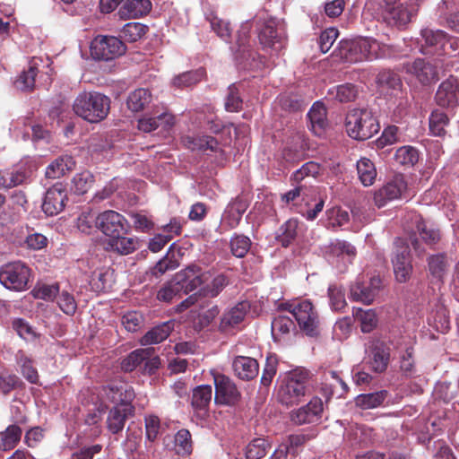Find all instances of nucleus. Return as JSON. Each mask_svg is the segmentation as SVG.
Here are the masks:
<instances>
[{"label":"nucleus","instance_id":"4468645a","mask_svg":"<svg viewBox=\"0 0 459 459\" xmlns=\"http://www.w3.org/2000/svg\"><path fill=\"white\" fill-rule=\"evenodd\" d=\"M258 39L264 49L280 51L285 46V36L273 19L265 21L258 31Z\"/></svg>","mask_w":459,"mask_h":459},{"label":"nucleus","instance_id":"5701e85b","mask_svg":"<svg viewBox=\"0 0 459 459\" xmlns=\"http://www.w3.org/2000/svg\"><path fill=\"white\" fill-rule=\"evenodd\" d=\"M212 398V389L211 385H199L193 390L191 405L198 416L204 417L207 415Z\"/></svg>","mask_w":459,"mask_h":459},{"label":"nucleus","instance_id":"a878e982","mask_svg":"<svg viewBox=\"0 0 459 459\" xmlns=\"http://www.w3.org/2000/svg\"><path fill=\"white\" fill-rule=\"evenodd\" d=\"M416 8L414 6H403V4L390 8L385 20L392 26H403L411 22V17L415 15Z\"/></svg>","mask_w":459,"mask_h":459},{"label":"nucleus","instance_id":"1a4fd4ad","mask_svg":"<svg viewBox=\"0 0 459 459\" xmlns=\"http://www.w3.org/2000/svg\"><path fill=\"white\" fill-rule=\"evenodd\" d=\"M307 377V372H301L299 377L297 374H293L279 388V401L287 406H292L301 402L307 393L306 380Z\"/></svg>","mask_w":459,"mask_h":459},{"label":"nucleus","instance_id":"423d86ee","mask_svg":"<svg viewBox=\"0 0 459 459\" xmlns=\"http://www.w3.org/2000/svg\"><path fill=\"white\" fill-rule=\"evenodd\" d=\"M450 63L445 59H435L434 63L418 58L409 65L407 71L415 75L422 84H429L439 79L440 73L449 71Z\"/></svg>","mask_w":459,"mask_h":459},{"label":"nucleus","instance_id":"58836bf2","mask_svg":"<svg viewBox=\"0 0 459 459\" xmlns=\"http://www.w3.org/2000/svg\"><path fill=\"white\" fill-rule=\"evenodd\" d=\"M416 231L422 241L429 247L438 243L441 238L439 230L431 225H428L421 218L416 221Z\"/></svg>","mask_w":459,"mask_h":459},{"label":"nucleus","instance_id":"f3484780","mask_svg":"<svg viewBox=\"0 0 459 459\" xmlns=\"http://www.w3.org/2000/svg\"><path fill=\"white\" fill-rule=\"evenodd\" d=\"M380 283L381 280L378 277L371 278L368 283L358 281L351 286V298L355 301L369 305L377 295Z\"/></svg>","mask_w":459,"mask_h":459},{"label":"nucleus","instance_id":"774afa93","mask_svg":"<svg viewBox=\"0 0 459 459\" xmlns=\"http://www.w3.org/2000/svg\"><path fill=\"white\" fill-rule=\"evenodd\" d=\"M242 99L239 96L238 89L235 84L230 85L228 88V93L226 96L225 108L230 112H236L242 108Z\"/></svg>","mask_w":459,"mask_h":459},{"label":"nucleus","instance_id":"9b49d317","mask_svg":"<svg viewBox=\"0 0 459 459\" xmlns=\"http://www.w3.org/2000/svg\"><path fill=\"white\" fill-rule=\"evenodd\" d=\"M212 377L215 385V403L235 405L240 400L241 394L233 380L221 373H212Z\"/></svg>","mask_w":459,"mask_h":459},{"label":"nucleus","instance_id":"49530a36","mask_svg":"<svg viewBox=\"0 0 459 459\" xmlns=\"http://www.w3.org/2000/svg\"><path fill=\"white\" fill-rule=\"evenodd\" d=\"M192 440L190 432L182 429L174 437V450L178 455H187L192 452Z\"/></svg>","mask_w":459,"mask_h":459},{"label":"nucleus","instance_id":"09e8293b","mask_svg":"<svg viewBox=\"0 0 459 459\" xmlns=\"http://www.w3.org/2000/svg\"><path fill=\"white\" fill-rule=\"evenodd\" d=\"M377 82L383 90L399 91L402 88L400 76L392 71H382L377 77Z\"/></svg>","mask_w":459,"mask_h":459},{"label":"nucleus","instance_id":"a18cd8bd","mask_svg":"<svg viewBox=\"0 0 459 459\" xmlns=\"http://www.w3.org/2000/svg\"><path fill=\"white\" fill-rule=\"evenodd\" d=\"M38 74V68L35 65H30L27 70L21 73L14 82L15 87L22 91H30L35 86V78Z\"/></svg>","mask_w":459,"mask_h":459},{"label":"nucleus","instance_id":"5fc2aeb1","mask_svg":"<svg viewBox=\"0 0 459 459\" xmlns=\"http://www.w3.org/2000/svg\"><path fill=\"white\" fill-rule=\"evenodd\" d=\"M326 254L333 256H340L347 255L348 256H354L356 254L355 247L350 243L344 240L336 239L332 241L329 246L326 247Z\"/></svg>","mask_w":459,"mask_h":459},{"label":"nucleus","instance_id":"b1692460","mask_svg":"<svg viewBox=\"0 0 459 459\" xmlns=\"http://www.w3.org/2000/svg\"><path fill=\"white\" fill-rule=\"evenodd\" d=\"M152 9L150 0H126L117 12L120 19H136L146 15Z\"/></svg>","mask_w":459,"mask_h":459},{"label":"nucleus","instance_id":"6ab92c4d","mask_svg":"<svg viewBox=\"0 0 459 459\" xmlns=\"http://www.w3.org/2000/svg\"><path fill=\"white\" fill-rule=\"evenodd\" d=\"M104 394L108 401L117 403L116 406L131 404L134 398V392L131 386L123 382H113L103 388Z\"/></svg>","mask_w":459,"mask_h":459},{"label":"nucleus","instance_id":"37998d69","mask_svg":"<svg viewBox=\"0 0 459 459\" xmlns=\"http://www.w3.org/2000/svg\"><path fill=\"white\" fill-rule=\"evenodd\" d=\"M246 210L247 204L241 199H236L230 204L226 211L225 220L230 228H235L238 225Z\"/></svg>","mask_w":459,"mask_h":459},{"label":"nucleus","instance_id":"9d476101","mask_svg":"<svg viewBox=\"0 0 459 459\" xmlns=\"http://www.w3.org/2000/svg\"><path fill=\"white\" fill-rule=\"evenodd\" d=\"M293 316L306 335L310 337L319 336L320 321L318 314L310 301L303 300L299 303L296 306V309L293 310Z\"/></svg>","mask_w":459,"mask_h":459},{"label":"nucleus","instance_id":"f03ea898","mask_svg":"<svg viewBox=\"0 0 459 459\" xmlns=\"http://www.w3.org/2000/svg\"><path fill=\"white\" fill-rule=\"evenodd\" d=\"M380 43L372 38L342 40L339 43L340 57L350 63L378 58L380 56Z\"/></svg>","mask_w":459,"mask_h":459},{"label":"nucleus","instance_id":"c85d7f7f","mask_svg":"<svg viewBox=\"0 0 459 459\" xmlns=\"http://www.w3.org/2000/svg\"><path fill=\"white\" fill-rule=\"evenodd\" d=\"M228 284L229 279L224 273H214L212 271V278L199 289V295L216 298Z\"/></svg>","mask_w":459,"mask_h":459},{"label":"nucleus","instance_id":"4c0bfd02","mask_svg":"<svg viewBox=\"0 0 459 459\" xmlns=\"http://www.w3.org/2000/svg\"><path fill=\"white\" fill-rule=\"evenodd\" d=\"M108 246L113 251L120 255H128L138 248V241L134 238H126L124 235L114 237L108 242Z\"/></svg>","mask_w":459,"mask_h":459},{"label":"nucleus","instance_id":"7c9ffc66","mask_svg":"<svg viewBox=\"0 0 459 459\" xmlns=\"http://www.w3.org/2000/svg\"><path fill=\"white\" fill-rule=\"evenodd\" d=\"M390 352L387 346H373L369 353L368 363L373 371L384 372L389 363Z\"/></svg>","mask_w":459,"mask_h":459},{"label":"nucleus","instance_id":"20e7f679","mask_svg":"<svg viewBox=\"0 0 459 459\" xmlns=\"http://www.w3.org/2000/svg\"><path fill=\"white\" fill-rule=\"evenodd\" d=\"M418 43L422 54L438 56H441L443 53L447 55V47L453 51L455 50V45H457V42L455 40L452 41L451 37L444 30L429 28L421 30Z\"/></svg>","mask_w":459,"mask_h":459},{"label":"nucleus","instance_id":"a19ab883","mask_svg":"<svg viewBox=\"0 0 459 459\" xmlns=\"http://www.w3.org/2000/svg\"><path fill=\"white\" fill-rule=\"evenodd\" d=\"M22 433L21 428L15 424L0 432V449L4 451L13 449L20 441Z\"/></svg>","mask_w":459,"mask_h":459},{"label":"nucleus","instance_id":"a211bd4d","mask_svg":"<svg viewBox=\"0 0 459 459\" xmlns=\"http://www.w3.org/2000/svg\"><path fill=\"white\" fill-rule=\"evenodd\" d=\"M459 83L455 77L450 76L443 82L436 93V102L444 108H453L458 104Z\"/></svg>","mask_w":459,"mask_h":459},{"label":"nucleus","instance_id":"79ce46f5","mask_svg":"<svg viewBox=\"0 0 459 459\" xmlns=\"http://www.w3.org/2000/svg\"><path fill=\"white\" fill-rule=\"evenodd\" d=\"M149 30L148 26L141 22H128L121 30L120 37L127 42H136Z\"/></svg>","mask_w":459,"mask_h":459},{"label":"nucleus","instance_id":"473e14b6","mask_svg":"<svg viewBox=\"0 0 459 459\" xmlns=\"http://www.w3.org/2000/svg\"><path fill=\"white\" fill-rule=\"evenodd\" d=\"M388 396L386 390L375 393L361 394L355 398V404L362 410L375 409L383 404Z\"/></svg>","mask_w":459,"mask_h":459},{"label":"nucleus","instance_id":"e433bc0d","mask_svg":"<svg viewBox=\"0 0 459 459\" xmlns=\"http://www.w3.org/2000/svg\"><path fill=\"white\" fill-rule=\"evenodd\" d=\"M13 328L17 334L27 342H40V333L22 318H16L13 321Z\"/></svg>","mask_w":459,"mask_h":459},{"label":"nucleus","instance_id":"8fccbe9b","mask_svg":"<svg viewBox=\"0 0 459 459\" xmlns=\"http://www.w3.org/2000/svg\"><path fill=\"white\" fill-rule=\"evenodd\" d=\"M278 104L285 111L297 112L303 108L304 100L299 95L284 93L279 96Z\"/></svg>","mask_w":459,"mask_h":459},{"label":"nucleus","instance_id":"de8ad7c7","mask_svg":"<svg viewBox=\"0 0 459 459\" xmlns=\"http://www.w3.org/2000/svg\"><path fill=\"white\" fill-rule=\"evenodd\" d=\"M353 316L359 320L363 333H369L377 326L376 313L372 309L353 308Z\"/></svg>","mask_w":459,"mask_h":459},{"label":"nucleus","instance_id":"2eb2a0df","mask_svg":"<svg viewBox=\"0 0 459 459\" xmlns=\"http://www.w3.org/2000/svg\"><path fill=\"white\" fill-rule=\"evenodd\" d=\"M67 201L65 186L62 183H56L46 192L42 210L48 216L56 215L65 209Z\"/></svg>","mask_w":459,"mask_h":459},{"label":"nucleus","instance_id":"4d7b16f0","mask_svg":"<svg viewBox=\"0 0 459 459\" xmlns=\"http://www.w3.org/2000/svg\"><path fill=\"white\" fill-rule=\"evenodd\" d=\"M328 297L331 307L335 311H341L347 306L344 290L341 286L330 285L328 288Z\"/></svg>","mask_w":459,"mask_h":459},{"label":"nucleus","instance_id":"f257e3e1","mask_svg":"<svg viewBox=\"0 0 459 459\" xmlns=\"http://www.w3.org/2000/svg\"><path fill=\"white\" fill-rule=\"evenodd\" d=\"M110 99L98 91H82L74 100L73 110L90 123H99L107 117Z\"/></svg>","mask_w":459,"mask_h":459},{"label":"nucleus","instance_id":"393cba45","mask_svg":"<svg viewBox=\"0 0 459 459\" xmlns=\"http://www.w3.org/2000/svg\"><path fill=\"white\" fill-rule=\"evenodd\" d=\"M232 367L236 376L242 380L255 378L259 370L257 361L250 357L238 356L233 360Z\"/></svg>","mask_w":459,"mask_h":459},{"label":"nucleus","instance_id":"13d9d810","mask_svg":"<svg viewBox=\"0 0 459 459\" xmlns=\"http://www.w3.org/2000/svg\"><path fill=\"white\" fill-rule=\"evenodd\" d=\"M212 30L223 40L228 41L230 39L232 29L229 22L219 18L216 15H211L208 18Z\"/></svg>","mask_w":459,"mask_h":459},{"label":"nucleus","instance_id":"aec40b11","mask_svg":"<svg viewBox=\"0 0 459 459\" xmlns=\"http://www.w3.org/2000/svg\"><path fill=\"white\" fill-rule=\"evenodd\" d=\"M323 411V402L318 397H314L310 402L291 413V420L294 423L301 425L312 423L319 418Z\"/></svg>","mask_w":459,"mask_h":459},{"label":"nucleus","instance_id":"412c9836","mask_svg":"<svg viewBox=\"0 0 459 459\" xmlns=\"http://www.w3.org/2000/svg\"><path fill=\"white\" fill-rule=\"evenodd\" d=\"M134 408L131 404L114 406L108 412L107 419L108 429L113 434L123 430L128 417L133 416Z\"/></svg>","mask_w":459,"mask_h":459},{"label":"nucleus","instance_id":"680f3d73","mask_svg":"<svg viewBox=\"0 0 459 459\" xmlns=\"http://www.w3.org/2000/svg\"><path fill=\"white\" fill-rule=\"evenodd\" d=\"M149 354V350H136L126 358L122 363L121 368L126 372L133 371L135 368L142 365Z\"/></svg>","mask_w":459,"mask_h":459},{"label":"nucleus","instance_id":"c9c22d12","mask_svg":"<svg viewBox=\"0 0 459 459\" xmlns=\"http://www.w3.org/2000/svg\"><path fill=\"white\" fill-rule=\"evenodd\" d=\"M327 94L330 99L344 103L355 100L358 96V90L355 85L345 83L329 89Z\"/></svg>","mask_w":459,"mask_h":459},{"label":"nucleus","instance_id":"0e129e2a","mask_svg":"<svg viewBox=\"0 0 459 459\" xmlns=\"http://www.w3.org/2000/svg\"><path fill=\"white\" fill-rule=\"evenodd\" d=\"M298 221L296 220L287 221L280 229L279 241L283 247H288L296 238Z\"/></svg>","mask_w":459,"mask_h":459},{"label":"nucleus","instance_id":"3c124183","mask_svg":"<svg viewBox=\"0 0 459 459\" xmlns=\"http://www.w3.org/2000/svg\"><path fill=\"white\" fill-rule=\"evenodd\" d=\"M183 293L178 281H175V276L164 284L157 292V299L160 301L170 302L175 297L181 296Z\"/></svg>","mask_w":459,"mask_h":459},{"label":"nucleus","instance_id":"c03bdc74","mask_svg":"<svg viewBox=\"0 0 459 459\" xmlns=\"http://www.w3.org/2000/svg\"><path fill=\"white\" fill-rule=\"evenodd\" d=\"M271 444L264 438H254L246 447L247 459H261L265 456Z\"/></svg>","mask_w":459,"mask_h":459},{"label":"nucleus","instance_id":"0eeeda50","mask_svg":"<svg viewBox=\"0 0 459 459\" xmlns=\"http://www.w3.org/2000/svg\"><path fill=\"white\" fill-rule=\"evenodd\" d=\"M29 278V267L20 261L6 264L0 268V282L9 290H26Z\"/></svg>","mask_w":459,"mask_h":459},{"label":"nucleus","instance_id":"ea45409f","mask_svg":"<svg viewBox=\"0 0 459 459\" xmlns=\"http://www.w3.org/2000/svg\"><path fill=\"white\" fill-rule=\"evenodd\" d=\"M357 171L359 178L364 186H371L374 183L377 177V170L369 159L361 158L358 160Z\"/></svg>","mask_w":459,"mask_h":459},{"label":"nucleus","instance_id":"bb28decb","mask_svg":"<svg viewBox=\"0 0 459 459\" xmlns=\"http://www.w3.org/2000/svg\"><path fill=\"white\" fill-rule=\"evenodd\" d=\"M175 321H167L152 327L142 339V344H159L164 342L174 330Z\"/></svg>","mask_w":459,"mask_h":459},{"label":"nucleus","instance_id":"c756f323","mask_svg":"<svg viewBox=\"0 0 459 459\" xmlns=\"http://www.w3.org/2000/svg\"><path fill=\"white\" fill-rule=\"evenodd\" d=\"M428 269L431 277L443 282L449 269V262L445 254L432 255L428 258Z\"/></svg>","mask_w":459,"mask_h":459},{"label":"nucleus","instance_id":"39448f33","mask_svg":"<svg viewBox=\"0 0 459 459\" xmlns=\"http://www.w3.org/2000/svg\"><path fill=\"white\" fill-rule=\"evenodd\" d=\"M126 51L125 43L113 36H97L91 44V55L95 60L109 61L122 56Z\"/></svg>","mask_w":459,"mask_h":459},{"label":"nucleus","instance_id":"72a5a7b5","mask_svg":"<svg viewBox=\"0 0 459 459\" xmlns=\"http://www.w3.org/2000/svg\"><path fill=\"white\" fill-rule=\"evenodd\" d=\"M251 30V24L249 22L243 23L238 31L237 34V53L238 54V57L242 60H247L249 57H252V51L250 49L249 45V32Z\"/></svg>","mask_w":459,"mask_h":459},{"label":"nucleus","instance_id":"052dcab7","mask_svg":"<svg viewBox=\"0 0 459 459\" xmlns=\"http://www.w3.org/2000/svg\"><path fill=\"white\" fill-rule=\"evenodd\" d=\"M251 246L249 238L244 235H236L230 240V249L233 255L238 258L244 257Z\"/></svg>","mask_w":459,"mask_h":459},{"label":"nucleus","instance_id":"864d4df0","mask_svg":"<svg viewBox=\"0 0 459 459\" xmlns=\"http://www.w3.org/2000/svg\"><path fill=\"white\" fill-rule=\"evenodd\" d=\"M394 159L401 165L413 166L419 160V153L414 147L403 146L397 149Z\"/></svg>","mask_w":459,"mask_h":459},{"label":"nucleus","instance_id":"6e6552de","mask_svg":"<svg viewBox=\"0 0 459 459\" xmlns=\"http://www.w3.org/2000/svg\"><path fill=\"white\" fill-rule=\"evenodd\" d=\"M211 278L212 270H204L197 264H190L175 274V281H178L184 294L202 288Z\"/></svg>","mask_w":459,"mask_h":459},{"label":"nucleus","instance_id":"ddd939ff","mask_svg":"<svg viewBox=\"0 0 459 459\" xmlns=\"http://www.w3.org/2000/svg\"><path fill=\"white\" fill-rule=\"evenodd\" d=\"M399 241L396 242L398 244ZM395 280L400 283L407 282L412 274L413 266L409 246L402 243L397 245L392 258Z\"/></svg>","mask_w":459,"mask_h":459},{"label":"nucleus","instance_id":"f704fd0d","mask_svg":"<svg viewBox=\"0 0 459 459\" xmlns=\"http://www.w3.org/2000/svg\"><path fill=\"white\" fill-rule=\"evenodd\" d=\"M152 101V94L147 89H137L131 92L127 98V107L133 112L144 109Z\"/></svg>","mask_w":459,"mask_h":459},{"label":"nucleus","instance_id":"7ed1b4c3","mask_svg":"<svg viewBox=\"0 0 459 459\" xmlns=\"http://www.w3.org/2000/svg\"><path fill=\"white\" fill-rule=\"evenodd\" d=\"M345 128L351 138L365 141L378 133L380 126L370 110L354 108L346 115Z\"/></svg>","mask_w":459,"mask_h":459},{"label":"nucleus","instance_id":"603ef678","mask_svg":"<svg viewBox=\"0 0 459 459\" xmlns=\"http://www.w3.org/2000/svg\"><path fill=\"white\" fill-rule=\"evenodd\" d=\"M203 76L204 71L201 69L189 71L176 76L172 83L178 88L190 87L199 82Z\"/></svg>","mask_w":459,"mask_h":459},{"label":"nucleus","instance_id":"338daca9","mask_svg":"<svg viewBox=\"0 0 459 459\" xmlns=\"http://www.w3.org/2000/svg\"><path fill=\"white\" fill-rule=\"evenodd\" d=\"M144 421L145 437L150 442H154L161 433L160 420L156 415H149Z\"/></svg>","mask_w":459,"mask_h":459},{"label":"nucleus","instance_id":"e2e57ef3","mask_svg":"<svg viewBox=\"0 0 459 459\" xmlns=\"http://www.w3.org/2000/svg\"><path fill=\"white\" fill-rule=\"evenodd\" d=\"M144 323V317L142 313L137 311H129L121 317V324L128 332H136Z\"/></svg>","mask_w":459,"mask_h":459},{"label":"nucleus","instance_id":"4be33fe9","mask_svg":"<svg viewBox=\"0 0 459 459\" xmlns=\"http://www.w3.org/2000/svg\"><path fill=\"white\" fill-rule=\"evenodd\" d=\"M250 310V304L248 301L238 302L236 306L229 309L223 314L221 320V329L222 331H229L242 323Z\"/></svg>","mask_w":459,"mask_h":459},{"label":"nucleus","instance_id":"bf43d9fd","mask_svg":"<svg viewBox=\"0 0 459 459\" xmlns=\"http://www.w3.org/2000/svg\"><path fill=\"white\" fill-rule=\"evenodd\" d=\"M295 325L289 316L279 315L276 316L272 322L273 336L276 339L278 335L289 333Z\"/></svg>","mask_w":459,"mask_h":459},{"label":"nucleus","instance_id":"2f4dec72","mask_svg":"<svg viewBox=\"0 0 459 459\" xmlns=\"http://www.w3.org/2000/svg\"><path fill=\"white\" fill-rule=\"evenodd\" d=\"M74 167L75 161L73 157L65 155L56 159L48 166L46 176L49 178H58L64 176L67 171L73 170Z\"/></svg>","mask_w":459,"mask_h":459},{"label":"nucleus","instance_id":"dca6fc26","mask_svg":"<svg viewBox=\"0 0 459 459\" xmlns=\"http://www.w3.org/2000/svg\"><path fill=\"white\" fill-rule=\"evenodd\" d=\"M406 188L407 184L403 177L397 175L375 193L374 202L377 206L383 207L387 202L400 198Z\"/></svg>","mask_w":459,"mask_h":459},{"label":"nucleus","instance_id":"69168bd1","mask_svg":"<svg viewBox=\"0 0 459 459\" xmlns=\"http://www.w3.org/2000/svg\"><path fill=\"white\" fill-rule=\"evenodd\" d=\"M94 182L93 175L89 171L77 174L73 180L74 192L78 195L85 194Z\"/></svg>","mask_w":459,"mask_h":459},{"label":"nucleus","instance_id":"cd10ccee","mask_svg":"<svg viewBox=\"0 0 459 459\" xmlns=\"http://www.w3.org/2000/svg\"><path fill=\"white\" fill-rule=\"evenodd\" d=\"M307 117L310 121V127L316 135L321 136L326 126V108L320 102H316L310 108Z\"/></svg>","mask_w":459,"mask_h":459},{"label":"nucleus","instance_id":"6e6d98bb","mask_svg":"<svg viewBox=\"0 0 459 459\" xmlns=\"http://www.w3.org/2000/svg\"><path fill=\"white\" fill-rule=\"evenodd\" d=\"M448 124L447 116L441 111L435 110L429 117V129L434 135L441 136L446 133L445 126Z\"/></svg>","mask_w":459,"mask_h":459},{"label":"nucleus","instance_id":"f8f14e48","mask_svg":"<svg viewBox=\"0 0 459 459\" xmlns=\"http://www.w3.org/2000/svg\"><path fill=\"white\" fill-rule=\"evenodd\" d=\"M96 227L110 238L127 232V221L115 211H105L96 217Z\"/></svg>","mask_w":459,"mask_h":459}]
</instances>
